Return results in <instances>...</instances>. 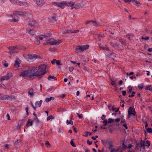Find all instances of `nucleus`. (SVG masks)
Here are the masks:
<instances>
[{
	"mask_svg": "<svg viewBox=\"0 0 152 152\" xmlns=\"http://www.w3.org/2000/svg\"><path fill=\"white\" fill-rule=\"evenodd\" d=\"M9 97V95H4V96H1L0 99L1 100L6 99H7V97Z\"/></svg>",
	"mask_w": 152,
	"mask_h": 152,
	"instance_id": "obj_34",
	"label": "nucleus"
},
{
	"mask_svg": "<svg viewBox=\"0 0 152 152\" xmlns=\"http://www.w3.org/2000/svg\"><path fill=\"white\" fill-rule=\"evenodd\" d=\"M80 46V49L82 51L83 50H86L88 49L89 47V45H82Z\"/></svg>",
	"mask_w": 152,
	"mask_h": 152,
	"instance_id": "obj_14",
	"label": "nucleus"
},
{
	"mask_svg": "<svg viewBox=\"0 0 152 152\" xmlns=\"http://www.w3.org/2000/svg\"><path fill=\"white\" fill-rule=\"evenodd\" d=\"M56 15L54 13L53 15L49 18L50 20L52 22H53L56 21Z\"/></svg>",
	"mask_w": 152,
	"mask_h": 152,
	"instance_id": "obj_17",
	"label": "nucleus"
},
{
	"mask_svg": "<svg viewBox=\"0 0 152 152\" xmlns=\"http://www.w3.org/2000/svg\"><path fill=\"white\" fill-rule=\"evenodd\" d=\"M112 110L113 111H115V112H118L119 110V108H118L117 109H116V108H114L112 106Z\"/></svg>",
	"mask_w": 152,
	"mask_h": 152,
	"instance_id": "obj_42",
	"label": "nucleus"
},
{
	"mask_svg": "<svg viewBox=\"0 0 152 152\" xmlns=\"http://www.w3.org/2000/svg\"><path fill=\"white\" fill-rule=\"evenodd\" d=\"M47 41H49V44L51 45H58L61 42V40H54L52 38L48 39Z\"/></svg>",
	"mask_w": 152,
	"mask_h": 152,
	"instance_id": "obj_4",
	"label": "nucleus"
},
{
	"mask_svg": "<svg viewBox=\"0 0 152 152\" xmlns=\"http://www.w3.org/2000/svg\"><path fill=\"white\" fill-rule=\"evenodd\" d=\"M146 130L148 133L152 134V129L151 128H148Z\"/></svg>",
	"mask_w": 152,
	"mask_h": 152,
	"instance_id": "obj_37",
	"label": "nucleus"
},
{
	"mask_svg": "<svg viewBox=\"0 0 152 152\" xmlns=\"http://www.w3.org/2000/svg\"><path fill=\"white\" fill-rule=\"evenodd\" d=\"M37 68L36 67H33L30 69L27 70L28 77L30 78H32L33 77L35 76L37 77V75L36 71L37 69Z\"/></svg>",
	"mask_w": 152,
	"mask_h": 152,
	"instance_id": "obj_2",
	"label": "nucleus"
},
{
	"mask_svg": "<svg viewBox=\"0 0 152 152\" xmlns=\"http://www.w3.org/2000/svg\"><path fill=\"white\" fill-rule=\"evenodd\" d=\"M58 7L61 8L63 9L64 8L65 6L67 4L66 1H62L59 3Z\"/></svg>",
	"mask_w": 152,
	"mask_h": 152,
	"instance_id": "obj_16",
	"label": "nucleus"
},
{
	"mask_svg": "<svg viewBox=\"0 0 152 152\" xmlns=\"http://www.w3.org/2000/svg\"><path fill=\"white\" fill-rule=\"evenodd\" d=\"M130 37H134V35L133 34L129 33L127 34L126 35V37L129 40H130Z\"/></svg>",
	"mask_w": 152,
	"mask_h": 152,
	"instance_id": "obj_25",
	"label": "nucleus"
},
{
	"mask_svg": "<svg viewBox=\"0 0 152 152\" xmlns=\"http://www.w3.org/2000/svg\"><path fill=\"white\" fill-rule=\"evenodd\" d=\"M35 122L37 123H38L39 122V119H38V118L37 117L35 118Z\"/></svg>",
	"mask_w": 152,
	"mask_h": 152,
	"instance_id": "obj_63",
	"label": "nucleus"
},
{
	"mask_svg": "<svg viewBox=\"0 0 152 152\" xmlns=\"http://www.w3.org/2000/svg\"><path fill=\"white\" fill-rule=\"evenodd\" d=\"M75 3L74 2L70 1L68 4L67 3V4H66V6L68 7H72L74 6L75 4Z\"/></svg>",
	"mask_w": 152,
	"mask_h": 152,
	"instance_id": "obj_28",
	"label": "nucleus"
},
{
	"mask_svg": "<svg viewBox=\"0 0 152 152\" xmlns=\"http://www.w3.org/2000/svg\"><path fill=\"white\" fill-rule=\"evenodd\" d=\"M145 90H148L150 91H152V88L151 85H148L146 86L145 88Z\"/></svg>",
	"mask_w": 152,
	"mask_h": 152,
	"instance_id": "obj_30",
	"label": "nucleus"
},
{
	"mask_svg": "<svg viewBox=\"0 0 152 152\" xmlns=\"http://www.w3.org/2000/svg\"><path fill=\"white\" fill-rule=\"evenodd\" d=\"M66 124L67 125L70 124L71 125H72L73 124V123L72 120H70L69 121L68 120H66Z\"/></svg>",
	"mask_w": 152,
	"mask_h": 152,
	"instance_id": "obj_36",
	"label": "nucleus"
},
{
	"mask_svg": "<svg viewBox=\"0 0 152 152\" xmlns=\"http://www.w3.org/2000/svg\"><path fill=\"white\" fill-rule=\"evenodd\" d=\"M28 24L29 26H37V22L34 21H29L28 22Z\"/></svg>",
	"mask_w": 152,
	"mask_h": 152,
	"instance_id": "obj_21",
	"label": "nucleus"
},
{
	"mask_svg": "<svg viewBox=\"0 0 152 152\" xmlns=\"http://www.w3.org/2000/svg\"><path fill=\"white\" fill-rule=\"evenodd\" d=\"M23 6L28 7L29 5V4L26 2L23 1Z\"/></svg>",
	"mask_w": 152,
	"mask_h": 152,
	"instance_id": "obj_45",
	"label": "nucleus"
},
{
	"mask_svg": "<svg viewBox=\"0 0 152 152\" xmlns=\"http://www.w3.org/2000/svg\"><path fill=\"white\" fill-rule=\"evenodd\" d=\"M101 142L102 143L105 145V146H106V144H107V142H105L103 140H101Z\"/></svg>",
	"mask_w": 152,
	"mask_h": 152,
	"instance_id": "obj_61",
	"label": "nucleus"
},
{
	"mask_svg": "<svg viewBox=\"0 0 152 152\" xmlns=\"http://www.w3.org/2000/svg\"><path fill=\"white\" fill-rule=\"evenodd\" d=\"M25 121V120L24 119H22V120L20 121L18 123V127H17V129H19V130H20V126Z\"/></svg>",
	"mask_w": 152,
	"mask_h": 152,
	"instance_id": "obj_20",
	"label": "nucleus"
},
{
	"mask_svg": "<svg viewBox=\"0 0 152 152\" xmlns=\"http://www.w3.org/2000/svg\"><path fill=\"white\" fill-rule=\"evenodd\" d=\"M64 110V108L60 107L58 109V112H61Z\"/></svg>",
	"mask_w": 152,
	"mask_h": 152,
	"instance_id": "obj_43",
	"label": "nucleus"
},
{
	"mask_svg": "<svg viewBox=\"0 0 152 152\" xmlns=\"http://www.w3.org/2000/svg\"><path fill=\"white\" fill-rule=\"evenodd\" d=\"M79 31V30H74L73 31H71V33H77Z\"/></svg>",
	"mask_w": 152,
	"mask_h": 152,
	"instance_id": "obj_64",
	"label": "nucleus"
},
{
	"mask_svg": "<svg viewBox=\"0 0 152 152\" xmlns=\"http://www.w3.org/2000/svg\"><path fill=\"white\" fill-rule=\"evenodd\" d=\"M91 22H92L93 23H94V25L95 26H98L100 25L99 23L98 22H96L95 21H93V20H89V21H87L86 22V24H88Z\"/></svg>",
	"mask_w": 152,
	"mask_h": 152,
	"instance_id": "obj_15",
	"label": "nucleus"
},
{
	"mask_svg": "<svg viewBox=\"0 0 152 152\" xmlns=\"http://www.w3.org/2000/svg\"><path fill=\"white\" fill-rule=\"evenodd\" d=\"M61 61L59 60H57L56 61V63L58 65H61L62 64L60 63Z\"/></svg>",
	"mask_w": 152,
	"mask_h": 152,
	"instance_id": "obj_54",
	"label": "nucleus"
},
{
	"mask_svg": "<svg viewBox=\"0 0 152 152\" xmlns=\"http://www.w3.org/2000/svg\"><path fill=\"white\" fill-rule=\"evenodd\" d=\"M55 98L53 97H50L49 98H46L45 99L46 102H48L51 100H54Z\"/></svg>",
	"mask_w": 152,
	"mask_h": 152,
	"instance_id": "obj_26",
	"label": "nucleus"
},
{
	"mask_svg": "<svg viewBox=\"0 0 152 152\" xmlns=\"http://www.w3.org/2000/svg\"><path fill=\"white\" fill-rule=\"evenodd\" d=\"M113 147V144L111 142L110 143L109 146V149H112V148Z\"/></svg>",
	"mask_w": 152,
	"mask_h": 152,
	"instance_id": "obj_60",
	"label": "nucleus"
},
{
	"mask_svg": "<svg viewBox=\"0 0 152 152\" xmlns=\"http://www.w3.org/2000/svg\"><path fill=\"white\" fill-rule=\"evenodd\" d=\"M17 49V46H10L8 47V49H9L10 51L9 52H8V53L10 55H12L14 53H17V51L16 50Z\"/></svg>",
	"mask_w": 152,
	"mask_h": 152,
	"instance_id": "obj_8",
	"label": "nucleus"
},
{
	"mask_svg": "<svg viewBox=\"0 0 152 152\" xmlns=\"http://www.w3.org/2000/svg\"><path fill=\"white\" fill-rule=\"evenodd\" d=\"M26 33L32 35H35L36 33V31L34 30L31 29L29 28H27L26 29Z\"/></svg>",
	"mask_w": 152,
	"mask_h": 152,
	"instance_id": "obj_10",
	"label": "nucleus"
},
{
	"mask_svg": "<svg viewBox=\"0 0 152 152\" xmlns=\"http://www.w3.org/2000/svg\"><path fill=\"white\" fill-rule=\"evenodd\" d=\"M42 102V100H40V101L38 102V107H40L41 105V104Z\"/></svg>",
	"mask_w": 152,
	"mask_h": 152,
	"instance_id": "obj_57",
	"label": "nucleus"
},
{
	"mask_svg": "<svg viewBox=\"0 0 152 152\" xmlns=\"http://www.w3.org/2000/svg\"><path fill=\"white\" fill-rule=\"evenodd\" d=\"M110 45L117 50H123L124 49V47L122 45L117 43H114L112 42H110Z\"/></svg>",
	"mask_w": 152,
	"mask_h": 152,
	"instance_id": "obj_6",
	"label": "nucleus"
},
{
	"mask_svg": "<svg viewBox=\"0 0 152 152\" xmlns=\"http://www.w3.org/2000/svg\"><path fill=\"white\" fill-rule=\"evenodd\" d=\"M146 143L147 144V145H146V146H147L148 147H149L150 145V143L149 141L148 140H147L145 141Z\"/></svg>",
	"mask_w": 152,
	"mask_h": 152,
	"instance_id": "obj_53",
	"label": "nucleus"
},
{
	"mask_svg": "<svg viewBox=\"0 0 152 152\" xmlns=\"http://www.w3.org/2000/svg\"><path fill=\"white\" fill-rule=\"evenodd\" d=\"M119 40L120 42H121L122 43L124 44V43L125 41L123 39L121 38H119Z\"/></svg>",
	"mask_w": 152,
	"mask_h": 152,
	"instance_id": "obj_58",
	"label": "nucleus"
},
{
	"mask_svg": "<svg viewBox=\"0 0 152 152\" xmlns=\"http://www.w3.org/2000/svg\"><path fill=\"white\" fill-rule=\"evenodd\" d=\"M7 119L8 120H10L11 119H10V116L9 114L8 113H7Z\"/></svg>",
	"mask_w": 152,
	"mask_h": 152,
	"instance_id": "obj_62",
	"label": "nucleus"
},
{
	"mask_svg": "<svg viewBox=\"0 0 152 152\" xmlns=\"http://www.w3.org/2000/svg\"><path fill=\"white\" fill-rule=\"evenodd\" d=\"M12 73L10 72H8L7 75L6 76H3L1 77L0 79V81L8 80L10 79V76H11Z\"/></svg>",
	"mask_w": 152,
	"mask_h": 152,
	"instance_id": "obj_9",
	"label": "nucleus"
},
{
	"mask_svg": "<svg viewBox=\"0 0 152 152\" xmlns=\"http://www.w3.org/2000/svg\"><path fill=\"white\" fill-rule=\"evenodd\" d=\"M54 117H53L52 115H50L48 116L47 118V121H48L51 119H54Z\"/></svg>",
	"mask_w": 152,
	"mask_h": 152,
	"instance_id": "obj_41",
	"label": "nucleus"
},
{
	"mask_svg": "<svg viewBox=\"0 0 152 152\" xmlns=\"http://www.w3.org/2000/svg\"><path fill=\"white\" fill-rule=\"evenodd\" d=\"M136 115V112L134 109L132 107H130L128 110V118H129L132 115L134 116Z\"/></svg>",
	"mask_w": 152,
	"mask_h": 152,
	"instance_id": "obj_5",
	"label": "nucleus"
},
{
	"mask_svg": "<svg viewBox=\"0 0 152 152\" xmlns=\"http://www.w3.org/2000/svg\"><path fill=\"white\" fill-rule=\"evenodd\" d=\"M21 63V61L19 59V58H17L15 63L14 66L16 68H18L19 67V64Z\"/></svg>",
	"mask_w": 152,
	"mask_h": 152,
	"instance_id": "obj_13",
	"label": "nucleus"
},
{
	"mask_svg": "<svg viewBox=\"0 0 152 152\" xmlns=\"http://www.w3.org/2000/svg\"><path fill=\"white\" fill-rule=\"evenodd\" d=\"M76 114L78 116L79 118L81 119L83 118V117L81 114L79 115V114L78 113H76Z\"/></svg>",
	"mask_w": 152,
	"mask_h": 152,
	"instance_id": "obj_52",
	"label": "nucleus"
},
{
	"mask_svg": "<svg viewBox=\"0 0 152 152\" xmlns=\"http://www.w3.org/2000/svg\"><path fill=\"white\" fill-rule=\"evenodd\" d=\"M71 145L74 147H75L76 146L75 145L74 142V139H72L70 142Z\"/></svg>",
	"mask_w": 152,
	"mask_h": 152,
	"instance_id": "obj_40",
	"label": "nucleus"
},
{
	"mask_svg": "<svg viewBox=\"0 0 152 152\" xmlns=\"http://www.w3.org/2000/svg\"><path fill=\"white\" fill-rule=\"evenodd\" d=\"M34 90L33 88H31L28 91V94L29 96H30L33 97L34 95Z\"/></svg>",
	"mask_w": 152,
	"mask_h": 152,
	"instance_id": "obj_18",
	"label": "nucleus"
},
{
	"mask_svg": "<svg viewBox=\"0 0 152 152\" xmlns=\"http://www.w3.org/2000/svg\"><path fill=\"white\" fill-rule=\"evenodd\" d=\"M132 94L131 95H129V97L130 98L134 96V94H135V92L134 91H132Z\"/></svg>",
	"mask_w": 152,
	"mask_h": 152,
	"instance_id": "obj_46",
	"label": "nucleus"
},
{
	"mask_svg": "<svg viewBox=\"0 0 152 152\" xmlns=\"http://www.w3.org/2000/svg\"><path fill=\"white\" fill-rule=\"evenodd\" d=\"M42 35H40L39 37L37 36L35 37V39H36V40H42V39L43 38V36H42Z\"/></svg>",
	"mask_w": 152,
	"mask_h": 152,
	"instance_id": "obj_32",
	"label": "nucleus"
},
{
	"mask_svg": "<svg viewBox=\"0 0 152 152\" xmlns=\"http://www.w3.org/2000/svg\"><path fill=\"white\" fill-rule=\"evenodd\" d=\"M107 56L109 58L113 59L114 60V58L115 57V54L114 53H111L107 55Z\"/></svg>",
	"mask_w": 152,
	"mask_h": 152,
	"instance_id": "obj_22",
	"label": "nucleus"
},
{
	"mask_svg": "<svg viewBox=\"0 0 152 152\" xmlns=\"http://www.w3.org/2000/svg\"><path fill=\"white\" fill-rule=\"evenodd\" d=\"M26 56L29 62L33 61L37 58V55L35 54H29Z\"/></svg>",
	"mask_w": 152,
	"mask_h": 152,
	"instance_id": "obj_3",
	"label": "nucleus"
},
{
	"mask_svg": "<svg viewBox=\"0 0 152 152\" xmlns=\"http://www.w3.org/2000/svg\"><path fill=\"white\" fill-rule=\"evenodd\" d=\"M1 88H3L4 89H6L5 86L4 84H0V89Z\"/></svg>",
	"mask_w": 152,
	"mask_h": 152,
	"instance_id": "obj_48",
	"label": "nucleus"
},
{
	"mask_svg": "<svg viewBox=\"0 0 152 152\" xmlns=\"http://www.w3.org/2000/svg\"><path fill=\"white\" fill-rule=\"evenodd\" d=\"M10 1L12 4L15 5H19V1L17 0H10Z\"/></svg>",
	"mask_w": 152,
	"mask_h": 152,
	"instance_id": "obj_24",
	"label": "nucleus"
},
{
	"mask_svg": "<svg viewBox=\"0 0 152 152\" xmlns=\"http://www.w3.org/2000/svg\"><path fill=\"white\" fill-rule=\"evenodd\" d=\"M34 2L39 6H43L45 2L44 0H33Z\"/></svg>",
	"mask_w": 152,
	"mask_h": 152,
	"instance_id": "obj_11",
	"label": "nucleus"
},
{
	"mask_svg": "<svg viewBox=\"0 0 152 152\" xmlns=\"http://www.w3.org/2000/svg\"><path fill=\"white\" fill-rule=\"evenodd\" d=\"M59 2H53V4H54V5H55V6H56L57 7H58V5H59Z\"/></svg>",
	"mask_w": 152,
	"mask_h": 152,
	"instance_id": "obj_51",
	"label": "nucleus"
},
{
	"mask_svg": "<svg viewBox=\"0 0 152 152\" xmlns=\"http://www.w3.org/2000/svg\"><path fill=\"white\" fill-rule=\"evenodd\" d=\"M52 34L51 33L49 34H45L42 35V36L43 37V38H45L46 39H47L48 37H50L51 36Z\"/></svg>",
	"mask_w": 152,
	"mask_h": 152,
	"instance_id": "obj_29",
	"label": "nucleus"
},
{
	"mask_svg": "<svg viewBox=\"0 0 152 152\" xmlns=\"http://www.w3.org/2000/svg\"><path fill=\"white\" fill-rule=\"evenodd\" d=\"M35 71L37 72V74L38 75L37 77H41L46 72V71L43 70L39 68H37V69Z\"/></svg>",
	"mask_w": 152,
	"mask_h": 152,
	"instance_id": "obj_7",
	"label": "nucleus"
},
{
	"mask_svg": "<svg viewBox=\"0 0 152 152\" xmlns=\"http://www.w3.org/2000/svg\"><path fill=\"white\" fill-rule=\"evenodd\" d=\"M45 145L48 147H50L51 146L50 145L48 141H46L45 143Z\"/></svg>",
	"mask_w": 152,
	"mask_h": 152,
	"instance_id": "obj_44",
	"label": "nucleus"
},
{
	"mask_svg": "<svg viewBox=\"0 0 152 152\" xmlns=\"http://www.w3.org/2000/svg\"><path fill=\"white\" fill-rule=\"evenodd\" d=\"M132 1L134 2L135 3V4H140V2L139 1H138L137 0H132Z\"/></svg>",
	"mask_w": 152,
	"mask_h": 152,
	"instance_id": "obj_56",
	"label": "nucleus"
},
{
	"mask_svg": "<svg viewBox=\"0 0 152 152\" xmlns=\"http://www.w3.org/2000/svg\"><path fill=\"white\" fill-rule=\"evenodd\" d=\"M140 144H141V147H145L146 145H145L144 144V142H142V141H141L140 142Z\"/></svg>",
	"mask_w": 152,
	"mask_h": 152,
	"instance_id": "obj_47",
	"label": "nucleus"
},
{
	"mask_svg": "<svg viewBox=\"0 0 152 152\" xmlns=\"http://www.w3.org/2000/svg\"><path fill=\"white\" fill-rule=\"evenodd\" d=\"M13 14L15 15V16H13L12 15H10V16L12 18V20H9L11 22H17L18 20L19 17L18 16V15L27 16L28 15L27 13L26 12H22V11H14L13 12Z\"/></svg>",
	"mask_w": 152,
	"mask_h": 152,
	"instance_id": "obj_1",
	"label": "nucleus"
},
{
	"mask_svg": "<svg viewBox=\"0 0 152 152\" xmlns=\"http://www.w3.org/2000/svg\"><path fill=\"white\" fill-rule=\"evenodd\" d=\"M34 42L37 45H39L40 44V41L39 40H36V39H35Z\"/></svg>",
	"mask_w": 152,
	"mask_h": 152,
	"instance_id": "obj_49",
	"label": "nucleus"
},
{
	"mask_svg": "<svg viewBox=\"0 0 152 152\" xmlns=\"http://www.w3.org/2000/svg\"><path fill=\"white\" fill-rule=\"evenodd\" d=\"M23 1H19V5L21 6H23Z\"/></svg>",
	"mask_w": 152,
	"mask_h": 152,
	"instance_id": "obj_55",
	"label": "nucleus"
},
{
	"mask_svg": "<svg viewBox=\"0 0 152 152\" xmlns=\"http://www.w3.org/2000/svg\"><path fill=\"white\" fill-rule=\"evenodd\" d=\"M87 144L88 145H91L92 144V142L91 141H90L89 140H87Z\"/></svg>",
	"mask_w": 152,
	"mask_h": 152,
	"instance_id": "obj_59",
	"label": "nucleus"
},
{
	"mask_svg": "<svg viewBox=\"0 0 152 152\" xmlns=\"http://www.w3.org/2000/svg\"><path fill=\"white\" fill-rule=\"evenodd\" d=\"M38 68H39L41 69H42L43 70H44V71H46V68L47 67V66L46 65L42 64L39 66L38 67H37Z\"/></svg>",
	"mask_w": 152,
	"mask_h": 152,
	"instance_id": "obj_23",
	"label": "nucleus"
},
{
	"mask_svg": "<svg viewBox=\"0 0 152 152\" xmlns=\"http://www.w3.org/2000/svg\"><path fill=\"white\" fill-rule=\"evenodd\" d=\"M32 121H30V119H29L26 125L27 126H32Z\"/></svg>",
	"mask_w": 152,
	"mask_h": 152,
	"instance_id": "obj_33",
	"label": "nucleus"
},
{
	"mask_svg": "<svg viewBox=\"0 0 152 152\" xmlns=\"http://www.w3.org/2000/svg\"><path fill=\"white\" fill-rule=\"evenodd\" d=\"M20 77H28V74L27 71H24L22 72L20 75Z\"/></svg>",
	"mask_w": 152,
	"mask_h": 152,
	"instance_id": "obj_19",
	"label": "nucleus"
},
{
	"mask_svg": "<svg viewBox=\"0 0 152 152\" xmlns=\"http://www.w3.org/2000/svg\"><path fill=\"white\" fill-rule=\"evenodd\" d=\"M51 79H53V80H57V79L56 78V77L55 76H52V75H50L48 77V79L49 80H50Z\"/></svg>",
	"mask_w": 152,
	"mask_h": 152,
	"instance_id": "obj_27",
	"label": "nucleus"
},
{
	"mask_svg": "<svg viewBox=\"0 0 152 152\" xmlns=\"http://www.w3.org/2000/svg\"><path fill=\"white\" fill-rule=\"evenodd\" d=\"M81 5L80 3H77L74 6V7L76 9H78L80 7H81Z\"/></svg>",
	"mask_w": 152,
	"mask_h": 152,
	"instance_id": "obj_31",
	"label": "nucleus"
},
{
	"mask_svg": "<svg viewBox=\"0 0 152 152\" xmlns=\"http://www.w3.org/2000/svg\"><path fill=\"white\" fill-rule=\"evenodd\" d=\"M114 119H113L112 118H109L108 121L106 119H104L103 121V123L104 124H103V126H106L107 124H110L114 121Z\"/></svg>",
	"mask_w": 152,
	"mask_h": 152,
	"instance_id": "obj_12",
	"label": "nucleus"
},
{
	"mask_svg": "<svg viewBox=\"0 0 152 152\" xmlns=\"http://www.w3.org/2000/svg\"><path fill=\"white\" fill-rule=\"evenodd\" d=\"M71 31H72L71 30L69 29V30H67L66 31H63V32L62 33L63 34L69 33H71Z\"/></svg>",
	"mask_w": 152,
	"mask_h": 152,
	"instance_id": "obj_38",
	"label": "nucleus"
},
{
	"mask_svg": "<svg viewBox=\"0 0 152 152\" xmlns=\"http://www.w3.org/2000/svg\"><path fill=\"white\" fill-rule=\"evenodd\" d=\"M144 84L142 83L138 85V87L139 89L141 90L143 87Z\"/></svg>",
	"mask_w": 152,
	"mask_h": 152,
	"instance_id": "obj_39",
	"label": "nucleus"
},
{
	"mask_svg": "<svg viewBox=\"0 0 152 152\" xmlns=\"http://www.w3.org/2000/svg\"><path fill=\"white\" fill-rule=\"evenodd\" d=\"M80 49V46L79 48H76L75 49V52L77 53H79L80 52H82Z\"/></svg>",
	"mask_w": 152,
	"mask_h": 152,
	"instance_id": "obj_35",
	"label": "nucleus"
},
{
	"mask_svg": "<svg viewBox=\"0 0 152 152\" xmlns=\"http://www.w3.org/2000/svg\"><path fill=\"white\" fill-rule=\"evenodd\" d=\"M98 44L99 47L101 49H105L104 47L100 43H99Z\"/></svg>",
	"mask_w": 152,
	"mask_h": 152,
	"instance_id": "obj_50",
	"label": "nucleus"
}]
</instances>
